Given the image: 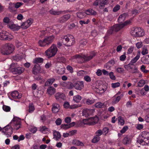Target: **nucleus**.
<instances>
[{"label": "nucleus", "instance_id": "f257e3e1", "mask_svg": "<svg viewBox=\"0 0 149 149\" xmlns=\"http://www.w3.org/2000/svg\"><path fill=\"white\" fill-rule=\"evenodd\" d=\"M15 49L14 46L12 44L8 43L3 45L1 50L3 55H8L12 53Z\"/></svg>", "mask_w": 149, "mask_h": 149}, {"label": "nucleus", "instance_id": "f03ea898", "mask_svg": "<svg viewBox=\"0 0 149 149\" xmlns=\"http://www.w3.org/2000/svg\"><path fill=\"white\" fill-rule=\"evenodd\" d=\"M61 42L65 46L68 47L72 45L75 43V39L72 35H67L61 38Z\"/></svg>", "mask_w": 149, "mask_h": 149}, {"label": "nucleus", "instance_id": "7ed1b4c3", "mask_svg": "<svg viewBox=\"0 0 149 149\" xmlns=\"http://www.w3.org/2000/svg\"><path fill=\"white\" fill-rule=\"evenodd\" d=\"M57 50L58 49L56 45L53 44L49 49L45 52V53L48 56V58H49L54 56Z\"/></svg>", "mask_w": 149, "mask_h": 149}, {"label": "nucleus", "instance_id": "20e7f679", "mask_svg": "<svg viewBox=\"0 0 149 149\" xmlns=\"http://www.w3.org/2000/svg\"><path fill=\"white\" fill-rule=\"evenodd\" d=\"M54 38L53 35L48 36L45 38L42 41L40 40L38 42V43L39 45L42 47L45 46L46 45H49L51 44L53 41Z\"/></svg>", "mask_w": 149, "mask_h": 149}, {"label": "nucleus", "instance_id": "39448f33", "mask_svg": "<svg viewBox=\"0 0 149 149\" xmlns=\"http://www.w3.org/2000/svg\"><path fill=\"white\" fill-rule=\"evenodd\" d=\"M131 33L132 36L138 37H142L145 34L142 28L138 27L133 28L131 31Z\"/></svg>", "mask_w": 149, "mask_h": 149}, {"label": "nucleus", "instance_id": "423d86ee", "mask_svg": "<svg viewBox=\"0 0 149 149\" xmlns=\"http://www.w3.org/2000/svg\"><path fill=\"white\" fill-rule=\"evenodd\" d=\"M141 136L142 139L137 140V142L141 144L144 142L147 145L149 144V132H143Z\"/></svg>", "mask_w": 149, "mask_h": 149}, {"label": "nucleus", "instance_id": "0eeeda50", "mask_svg": "<svg viewBox=\"0 0 149 149\" xmlns=\"http://www.w3.org/2000/svg\"><path fill=\"white\" fill-rule=\"evenodd\" d=\"M10 123L13 124L12 125L14 126V129L17 130L20 127L21 122L20 119L14 117Z\"/></svg>", "mask_w": 149, "mask_h": 149}, {"label": "nucleus", "instance_id": "6e6552de", "mask_svg": "<svg viewBox=\"0 0 149 149\" xmlns=\"http://www.w3.org/2000/svg\"><path fill=\"white\" fill-rule=\"evenodd\" d=\"M55 97L56 100L60 102L61 100H64L65 98V95L64 94L60 92L56 93L55 95Z\"/></svg>", "mask_w": 149, "mask_h": 149}, {"label": "nucleus", "instance_id": "1a4fd4ad", "mask_svg": "<svg viewBox=\"0 0 149 149\" xmlns=\"http://www.w3.org/2000/svg\"><path fill=\"white\" fill-rule=\"evenodd\" d=\"M73 86L76 89L81 90L83 87V83L82 81H77L74 84Z\"/></svg>", "mask_w": 149, "mask_h": 149}, {"label": "nucleus", "instance_id": "9d476101", "mask_svg": "<svg viewBox=\"0 0 149 149\" xmlns=\"http://www.w3.org/2000/svg\"><path fill=\"white\" fill-rule=\"evenodd\" d=\"M40 67L39 64H37L35 65L33 68L32 72L33 74L36 75L40 72Z\"/></svg>", "mask_w": 149, "mask_h": 149}, {"label": "nucleus", "instance_id": "9b49d317", "mask_svg": "<svg viewBox=\"0 0 149 149\" xmlns=\"http://www.w3.org/2000/svg\"><path fill=\"white\" fill-rule=\"evenodd\" d=\"M70 15L68 14L65 15L60 17L58 19V21L61 23H63L67 21L70 17Z\"/></svg>", "mask_w": 149, "mask_h": 149}, {"label": "nucleus", "instance_id": "f8f14e48", "mask_svg": "<svg viewBox=\"0 0 149 149\" xmlns=\"http://www.w3.org/2000/svg\"><path fill=\"white\" fill-rule=\"evenodd\" d=\"M24 69L20 67H16L15 69H12V72L15 74H20L24 71Z\"/></svg>", "mask_w": 149, "mask_h": 149}, {"label": "nucleus", "instance_id": "ddd939ff", "mask_svg": "<svg viewBox=\"0 0 149 149\" xmlns=\"http://www.w3.org/2000/svg\"><path fill=\"white\" fill-rule=\"evenodd\" d=\"M32 23V21L28 19L26 22L23 23L21 25V26L22 28L26 29L30 26Z\"/></svg>", "mask_w": 149, "mask_h": 149}, {"label": "nucleus", "instance_id": "4468645a", "mask_svg": "<svg viewBox=\"0 0 149 149\" xmlns=\"http://www.w3.org/2000/svg\"><path fill=\"white\" fill-rule=\"evenodd\" d=\"M124 26V24H117L113 26V27L115 31L117 32L123 28Z\"/></svg>", "mask_w": 149, "mask_h": 149}, {"label": "nucleus", "instance_id": "2eb2a0df", "mask_svg": "<svg viewBox=\"0 0 149 149\" xmlns=\"http://www.w3.org/2000/svg\"><path fill=\"white\" fill-rule=\"evenodd\" d=\"M60 109L59 105L57 104H54L52 105V110L54 113H56L58 112Z\"/></svg>", "mask_w": 149, "mask_h": 149}, {"label": "nucleus", "instance_id": "dca6fc26", "mask_svg": "<svg viewBox=\"0 0 149 149\" xmlns=\"http://www.w3.org/2000/svg\"><path fill=\"white\" fill-rule=\"evenodd\" d=\"M7 32L5 31H2L0 32V37L4 40H10V38H8V36L6 35Z\"/></svg>", "mask_w": 149, "mask_h": 149}, {"label": "nucleus", "instance_id": "f3484780", "mask_svg": "<svg viewBox=\"0 0 149 149\" xmlns=\"http://www.w3.org/2000/svg\"><path fill=\"white\" fill-rule=\"evenodd\" d=\"M89 119H91L92 122L89 123L88 124L90 125H94L97 123L99 120V118L97 116L90 118Z\"/></svg>", "mask_w": 149, "mask_h": 149}, {"label": "nucleus", "instance_id": "a211bd4d", "mask_svg": "<svg viewBox=\"0 0 149 149\" xmlns=\"http://www.w3.org/2000/svg\"><path fill=\"white\" fill-rule=\"evenodd\" d=\"M128 15L127 13H123L120 15L118 17V21L119 23H122L125 19L126 17Z\"/></svg>", "mask_w": 149, "mask_h": 149}, {"label": "nucleus", "instance_id": "6ab92c4d", "mask_svg": "<svg viewBox=\"0 0 149 149\" xmlns=\"http://www.w3.org/2000/svg\"><path fill=\"white\" fill-rule=\"evenodd\" d=\"M95 56V53H93L91 54L89 56H86L85 55L84 57V62L85 61H88L91 60Z\"/></svg>", "mask_w": 149, "mask_h": 149}, {"label": "nucleus", "instance_id": "aec40b11", "mask_svg": "<svg viewBox=\"0 0 149 149\" xmlns=\"http://www.w3.org/2000/svg\"><path fill=\"white\" fill-rule=\"evenodd\" d=\"M11 96L14 99L20 98L21 97V95L19 94L17 91H14L11 93Z\"/></svg>", "mask_w": 149, "mask_h": 149}, {"label": "nucleus", "instance_id": "412c9836", "mask_svg": "<svg viewBox=\"0 0 149 149\" xmlns=\"http://www.w3.org/2000/svg\"><path fill=\"white\" fill-rule=\"evenodd\" d=\"M86 14L89 15H95L97 14L96 12L92 9H89L85 11Z\"/></svg>", "mask_w": 149, "mask_h": 149}, {"label": "nucleus", "instance_id": "4be33fe9", "mask_svg": "<svg viewBox=\"0 0 149 149\" xmlns=\"http://www.w3.org/2000/svg\"><path fill=\"white\" fill-rule=\"evenodd\" d=\"M47 92L50 95L54 94L56 92V89L52 86H50L47 90Z\"/></svg>", "mask_w": 149, "mask_h": 149}, {"label": "nucleus", "instance_id": "5701e85b", "mask_svg": "<svg viewBox=\"0 0 149 149\" xmlns=\"http://www.w3.org/2000/svg\"><path fill=\"white\" fill-rule=\"evenodd\" d=\"M93 111L92 110L84 109L83 111L82 114L83 116L84 115L86 117H88L89 116L91 112H93Z\"/></svg>", "mask_w": 149, "mask_h": 149}, {"label": "nucleus", "instance_id": "b1692460", "mask_svg": "<svg viewBox=\"0 0 149 149\" xmlns=\"http://www.w3.org/2000/svg\"><path fill=\"white\" fill-rule=\"evenodd\" d=\"M140 56V52L139 51L138 52L136 56L133 58L131 61V63L133 64L136 63L139 59Z\"/></svg>", "mask_w": 149, "mask_h": 149}, {"label": "nucleus", "instance_id": "393cba45", "mask_svg": "<svg viewBox=\"0 0 149 149\" xmlns=\"http://www.w3.org/2000/svg\"><path fill=\"white\" fill-rule=\"evenodd\" d=\"M85 57V55L82 54H78L74 55L73 57L74 58L76 59L81 60L83 62H84V57Z\"/></svg>", "mask_w": 149, "mask_h": 149}, {"label": "nucleus", "instance_id": "a878e982", "mask_svg": "<svg viewBox=\"0 0 149 149\" xmlns=\"http://www.w3.org/2000/svg\"><path fill=\"white\" fill-rule=\"evenodd\" d=\"M54 138L56 139V141L58 140L61 138V135L60 133L56 131L54 132Z\"/></svg>", "mask_w": 149, "mask_h": 149}, {"label": "nucleus", "instance_id": "bb28decb", "mask_svg": "<svg viewBox=\"0 0 149 149\" xmlns=\"http://www.w3.org/2000/svg\"><path fill=\"white\" fill-rule=\"evenodd\" d=\"M115 63V61L113 60H111L105 65V66L107 68H109L111 66L113 65Z\"/></svg>", "mask_w": 149, "mask_h": 149}, {"label": "nucleus", "instance_id": "cd10ccee", "mask_svg": "<svg viewBox=\"0 0 149 149\" xmlns=\"http://www.w3.org/2000/svg\"><path fill=\"white\" fill-rule=\"evenodd\" d=\"M131 142V139L127 136L125 137L123 140V143L124 144L126 145L129 144Z\"/></svg>", "mask_w": 149, "mask_h": 149}, {"label": "nucleus", "instance_id": "c85d7f7f", "mask_svg": "<svg viewBox=\"0 0 149 149\" xmlns=\"http://www.w3.org/2000/svg\"><path fill=\"white\" fill-rule=\"evenodd\" d=\"M44 59L41 58H37L34 59L33 62L35 64L38 63H42L43 62Z\"/></svg>", "mask_w": 149, "mask_h": 149}, {"label": "nucleus", "instance_id": "c756f323", "mask_svg": "<svg viewBox=\"0 0 149 149\" xmlns=\"http://www.w3.org/2000/svg\"><path fill=\"white\" fill-rule=\"evenodd\" d=\"M82 99V97L79 95L74 96L73 97V100L77 103L80 102Z\"/></svg>", "mask_w": 149, "mask_h": 149}, {"label": "nucleus", "instance_id": "7c9ffc66", "mask_svg": "<svg viewBox=\"0 0 149 149\" xmlns=\"http://www.w3.org/2000/svg\"><path fill=\"white\" fill-rule=\"evenodd\" d=\"M73 143L77 146H84V144L82 142L77 139L73 140Z\"/></svg>", "mask_w": 149, "mask_h": 149}, {"label": "nucleus", "instance_id": "2f4dec72", "mask_svg": "<svg viewBox=\"0 0 149 149\" xmlns=\"http://www.w3.org/2000/svg\"><path fill=\"white\" fill-rule=\"evenodd\" d=\"M100 0V6L99 8L100 9L103 8L104 7V6L105 5L107 4L108 2L107 1H105L104 0Z\"/></svg>", "mask_w": 149, "mask_h": 149}, {"label": "nucleus", "instance_id": "473e14b6", "mask_svg": "<svg viewBox=\"0 0 149 149\" xmlns=\"http://www.w3.org/2000/svg\"><path fill=\"white\" fill-rule=\"evenodd\" d=\"M10 28L13 29V31L18 30L20 27V26H17L15 24H12L10 26Z\"/></svg>", "mask_w": 149, "mask_h": 149}, {"label": "nucleus", "instance_id": "72a5a7b5", "mask_svg": "<svg viewBox=\"0 0 149 149\" xmlns=\"http://www.w3.org/2000/svg\"><path fill=\"white\" fill-rule=\"evenodd\" d=\"M87 43V42L85 39H83L81 40L79 42L80 46L82 47L86 45Z\"/></svg>", "mask_w": 149, "mask_h": 149}, {"label": "nucleus", "instance_id": "f704fd0d", "mask_svg": "<svg viewBox=\"0 0 149 149\" xmlns=\"http://www.w3.org/2000/svg\"><path fill=\"white\" fill-rule=\"evenodd\" d=\"M86 14V13H77V16L78 18L82 19L85 17Z\"/></svg>", "mask_w": 149, "mask_h": 149}, {"label": "nucleus", "instance_id": "c9c22d12", "mask_svg": "<svg viewBox=\"0 0 149 149\" xmlns=\"http://www.w3.org/2000/svg\"><path fill=\"white\" fill-rule=\"evenodd\" d=\"M100 137L97 135L95 136L92 140V142L93 143H96L98 142L100 140Z\"/></svg>", "mask_w": 149, "mask_h": 149}, {"label": "nucleus", "instance_id": "e433bc0d", "mask_svg": "<svg viewBox=\"0 0 149 149\" xmlns=\"http://www.w3.org/2000/svg\"><path fill=\"white\" fill-rule=\"evenodd\" d=\"M2 132H3L4 134L7 135V137H8L11 136V135L13 133V131H12V129H11L10 131L9 132H8L7 131L5 130H3Z\"/></svg>", "mask_w": 149, "mask_h": 149}, {"label": "nucleus", "instance_id": "4c0bfd02", "mask_svg": "<svg viewBox=\"0 0 149 149\" xmlns=\"http://www.w3.org/2000/svg\"><path fill=\"white\" fill-rule=\"evenodd\" d=\"M34 109V107L33 104L32 103L30 104L29 106V113H31L33 111Z\"/></svg>", "mask_w": 149, "mask_h": 149}, {"label": "nucleus", "instance_id": "58836bf2", "mask_svg": "<svg viewBox=\"0 0 149 149\" xmlns=\"http://www.w3.org/2000/svg\"><path fill=\"white\" fill-rule=\"evenodd\" d=\"M49 12L51 14L54 15H59L61 13V11H55L53 10H51L49 11Z\"/></svg>", "mask_w": 149, "mask_h": 149}, {"label": "nucleus", "instance_id": "ea45409f", "mask_svg": "<svg viewBox=\"0 0 149 149\" xmlns=\"http://www.w3.org/2000/svg\"><path fill=\"white\" fill-rule=\"evenodd\" d=\"M118 122L121 125H123L124 123V121L123 119L121 116H119L118 118Z\"/></svg>", "mask_w": 149, "mask_h": 149}, {"label": "nucleus", "instance_id": "a19ab883", "mask_svg": "<svg viewBox=\"0 0 149 149\" xmlns=\"http://www.w3.org/2000/svg\"><path fill=\"white\" fill-rule=\"evenodd\" d=\"M104 104L100 102H98L96 103L95 106V107L98 108H102Z\"/></svg>", "mask_w": 149, "mask_h": 149}, {"label": "nucleus", "instance_id": "79ce46f5", "mask_svg": "<svg viewBox=\"0 0 149 149\" xmlns=\"http://www.w3.org/2000/svg\"><path fill=\"white\" fill-rule=\"evenodd\" d=\"M17 64L15 63H12L10 65V67L9 69L12 72V69H15L16 67Z\"/></svg>", "mask_w": 149, "mask_h": 149}, {"label": "nucleus", "instance_id": "37998d69", "mask_svg": "<svg viewBox=\"0 0 149 149\" xmlns=\"http://www.w3.org/2000/svg\"><path fill=\"white\" fill-rule=\"evenodd\" d=\"M61 128L64 129H67L70 128L69 124H62L61 126Z\"/></svg>", "mask_w": 149, "mask_h": 149}, {"label": "nucleus", "instance_id": "c03bdc74", "mask_svg": "<svg viewBox=\"0 0 149 149\" xmlns=\"http://www.w3.org/2000/svg\"><path fill=\"white\" fill-rule=\"evenodd\" d=\"M145 84V81L143 80H141L138 83V86L140 87H142Z\"/></svg>", "mask_w": 149, "mask_h": 149}, {"label": "nucleus", "instance_id": "a18cd8bd", "mask_svg": "<svg viewBox=\"0 0 149 149\" xmlns=\"http://www.w3.org/2000/svg\"><path fill=\"white\" fill-rule=\"evenodd\" d=\"M3 109L4 111H9L10 109V107H9L5 105L3 106Z\"/></svg>", "mask_w": 149, "mask_h": 149}, {"label": "nucleus", "instance_id": "49530a36", "mask_svg": "<svg viewBox=\"0 0 149 149\" xmlns=\"http://www.w3.org/2000/svg\"><path fill=\"white\" fill-rule=\"evenodd\" d=\"M4 130L7 131H10L11 129H12L13 131V128L9 125H8L4 127Z\"/></svg>", "mask_w": 149, "mask_h": 149}, {"label": "nucleus", "instance_id": "de8ad7c7", "mask_svg": "<svg viewBox=\"0 0 149 149\" xmlns=\"http://www.w3.org/2000/svg\"><path fill=\"white\" fill-rule=\"evenodd\" d=\"M148 53V50L146 47H143L141 52V53L143 55H145Z\"/></svg>", "mask_w": 149, "mask_h": 149}, {"label": "nucleus", "instance_id": "09e8293b", "mask_svg": "<svg viewBox=\"0 0 149 149\" xmlns=\"http://www.w3.org/2000/svg\"><path fill=\"white\" fill-rule=\"evenodd\" d=\"M109 76L110 78L112 80H115L116 79V77L114 75L113 73L111 72L109 73Z\"/></svg>", "mask_w": 149, "mask_h": 149}, {"label": "nucleus", "instance_id": "8fccbe9b", "mask_svg": "<svg viewBox=\"0 0 149 149\" xmlns=\"http://www.w3.org/2000/svg\"><path fill=\"white\" fill-rule=\"evenodd\" d=\"M95 101L94 100H90L88 99L86 101V103L87 104L91 105L93 104L94 102Z\"/></svg>", "mask_w": 149, "mask_h": 149}, {"label": "nucleus", "instance_id": "3c124183", "mask_svg": "<svg viewBox=\"0 0 149 149\" xmlns=\"http://www.w3.org/2000/svg\"><path fill=\"white\" fill-rule=\"evenodd\" d=\"M120 85V83L117 82L116 83H112L111 84V86L112 88H114L119 86Z\"/></svg>", "mask_w": 149, "mask_h": 149}, {"label": "nucleus", "instance_id": "603ef678", "mask_svg": "<svg viewBox=\"0 0 149 149\" xmlns=\"http://www.w3.org/2000/svg\"><path fill=\"white\" fill-rule=\"evenodd\" d=\"M23 4V3L22 2H17L15 4V7L16 8H18L20 7Z\"/></svg>", "mask_w": 149, "mask_h": 149}, {"label": "nucleus", "instance_id": "864d4df0", "mask_svg": "<svg viewBox=\"0 0 149 149\" xmlns=\"http://www.w3.org/2000/svg\"><path fill=\"white\" fill-rule=\"evenodd\" d=\"M126 52H125L124 54L120 57V59L121 61H124L126 58V57L125 56Z\"/></svg>", "mask_w": 149, "mask_h": 149}, {"label": "nucleus", "instance_id": "5fc2aeb1", "mask_svg": "<svg viewBox=\"0 0 149 149\" xmlns=\"http://www.w3.org/2000/svg\"><path fill=\"white\" fill-rule=\"evenodd\" d=\"M120 6L119 5H117L113 9V11L116 12L120 9Z\"/></svg>", "mask_w": 149, "mask_h": 149}, {"label": "nucleus", "instance_id": "6e6d98bb", "mask_svg": "<svg viewBox=\"0 0 149 149\" xmlns=\"http://www.w3.org/2000/svg\"><path fill=\"white\" fill-rule=\"evenodd\" d=\"M113 31H115L113 27H111L107 32L108 34V35H110L113 33Z\"/></svg>", "mask_w": 149, "mask_h": 149}, {"label": "nucleus", "instance_id": "4d7b16f0", "mask_svg": "<svg viewBox=\"0 0 149 149\" xmlns=\"http://www.w3.org/2000/svg\"><path fill=\"white\" fill-rule=\"evenodd\" d=\"M141 70L144 73H146L148 72V70L145 69V67L144 65H142L141 68Z\"/></svg>", "mask_w": 149, "mask_h": 149}, {"label": "nucleus", "instance_id": "13d9d810", "mask_svg": "<svg viewBox=\"0 0 149 149\" xmlns=\"http://www.w3.org/2000/svg\"><path fill=\"white\" fill-rule=\"evenodd\" d=\"M65 122L67 123H69L71 121V118L70 117H67L65 119Z\"/></svg>", "mask_w": 149, "mask_h": 149}, {"label": "nucleus", "instance_id": "bf43d9fd", "mask_svg": "<svg viewBox=\"0 0 149 149\" xmlns=\"http://www.w3.org/2000/svg\"><path fill=\"white\" fill-rule=\"evenodd\" d=\"M62 122V120L60 118H58L55 121V123L57 125H60Z\"/></svg>", "mask_w": 149, "mask_h": 149}, {"label": "nucleus", "instance_id": "052dcab7", "mask_svg": "<svg viewBox=\"0 0 149 149\" xmlns=\"http://www.w3.org/2000/svg\"><path fill=\"white\" fill-rule=\"evenodd\" d=\"M128 127L127 126H124L123 129L120 130V132L122 133H124L125 131L128 129Z\"/></svg>", "mask_w": 149, "mask_h": 149}, {"label": "nucleus", "instance_id": "680f3d73", "mask_svg": "<svg viewBox=\"0 0 149 149\" xmlns=\"http://www.w3.org/2000/svg\"><path fill=\"white\" fill-rule=\"evenodd\" d=\"M95 134H96V135L99 137L102 134V131L101 130H99L96 131Z\"/></svg>", "mask_w": 149, "mask_h": 149}, {"label": "nucleus", "instance_id": "e2e57ef3", "mask_svg": "<svg viewBox=\"0 0 149 149\" xmlns=\"http://www.w3.org/2000/svg\"><path fill=\"white\" fill-rule=\"evenodd\" d=\"M84 79L86 81L88 82H89L91 81V78L88 75H86L84 76Z\"/></svg>", "mask_w": 149, "mask_h": 149}, {"label": "nucleus", "instance_id": "0e129e2a", "mask_svg": "<svg viewBox=\"0 0 149 149\" xmlns=\"http://www.w3.org/2000/svg\"><path fill=\"white\" fill-rule=\"evenodd\" d=\"M15 45L16 47L18 48L22 46V44L21 42H19L18 40H16L15 41Z\"/></svg>", "mask_w": 149, "mask_h": 149}, {"label": "nucleus", "instance_id": "69168bd1", "mask_svg": "<svg viewBox=\"0 0 149 149\" xmlns=\"http://www.w3.org/2000/svg\"><path fill=\"white\" fill-rule=\"evenodd\" d=\"M47 80L49 83V84L51 85L54 81L55 79L54 78H51L48 79Z\"/></svg>", "mask_w": 149, "mask_h": 149}, {"label": "nucleus", "instance_id": "338daca9", "mask_svg": "<svg viewBox=\"0 0 149 149\" xmlns=\"http://www.w3.org/2000/svg\"><path fill=\"white\" fill-rule=\"evenodd\" d=\"M67 69L70 72L72 73L73 72V68L71 66L68 65L67 67Z\"/></svg>", "mask_w": 149, "mask_h": 149}, {"label": "nucleus", "instance_id": "774afa93", "mask_svg": "<svg viewBox=\"0 0 149 149\" xmlns=\"http://www.w3.org/2000/svg\"><path fill=\"white\" fill-rule=\"evenodd\" d=\"M136 46L138 48H140L143 46V44L142 42H138L136 44Z\"/></svg>", "mask_w": 149, "mask_h": 149}]
</instances>
